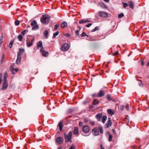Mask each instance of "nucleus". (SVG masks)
<instances>
[{
    "mask_svg": "<svg viewBox=\"0 0 149 149\" xmlns=\"http://www.w3.org/2000/svg\"><path fill=\"white\" fill-rule=\"evenodd\" d=\"M51 17L47 14L43 15L40 18V21L43 24H47Z\"/></svg>",
    "mask_w": 149,
    "mask_h": 149,
    "instance_id": "f257e3e1",
    "label": "nucleus"
},
{
    "mask_svg": "<svg viewBox=\"0 0 149 149\" xmlns=\"http://www.w3.org/2000/svg\"><path fill=\"white\" fill-rule=\"evenodd\" d=\"M64 135L66 143H68L71 141L72 136V132H70L68 134L64 133Z\"/></svg>",
    "mask_w": 149,
    "mask_h": 149,
    "instance_id": "f03ea898",
    "label": "nucleus"
},
{
    "mask_svg": "<svg viewBox=\"0 0 149 149\" xmlns=\"http://www.w3.org/2000/svg\"><path fill=\"white\" fill-rule=\"evenodd\" d=\"M34 40V38L31 39L27 38L26 40V45L27 47H29L33 45V42Z\"/></svg>",
    "mask_w": 149,
    "mask_h": 149,
    "instance_id": "7ed1b4c3",
    "label": "nucleus"
},
{
    "mask_svg": "<svg viewBox=\"0 0 149 149\" xmlns=\"http://www.w3.org/2000/svg\"><path fill=\"white\" fill-rule=\"evenodd\" d=\"M99 15L102 17H106L108 16V14L107 13L102 11H100Z\"/></svg>",
    "mask_w": 149,
    "mask_h": 149,
    "instance_id": "20e7f679",
    "label": "nucleus"
},
{
    "mask_svg": "<svg viewBox=\"0 0 149 149\" xmlns=\"http://www.w3.org/2000/svg\"><path fill=\"white\" fill-rule=\"evenodd\" d=\"M69 48V45L67 43H64L63 44L62 47V51L64 52H65L67 51Z\"/></svg>",
    "mask_w": 149,
    "mask_h": 149,
    "instance_id": "39448f33",
    "label": "nucleus"
},
{
    "mask_svg": "<svg viewBox=\"0 0 149 149\" xmlns=\"http://www.w3.org/2000/svg\"><path fill=\"white\" fill-rule=\"evenodd\" d=\"M40 52L42 53V55L45 57H47L48 55V52H46L45 50L44 49V48L42 47V48H41Z\"/></svg>",
    "mask_w": 149,
    "mask_h": 149,
    "instance_id": "423d86ee",
    "label": "nucleus"
},
{
    "mask_svg": "<svg viewBox=\"0 0 149 149\" xmlns=\"http://www.w3.org/2000/svg\"><path fill=\"white\" fill-rule=\"evenodd\" d=\"M83 132L85 133L88 132L90 130V127L87 125H84L82 127Z\"/></svg>",
    "mask_w": 149,
    "mask_h": 149,
    "instance_id": "0eeeda50",
    "label": "nucleus"
},
{
    "mask_svg": "<svg viewBox=\"0 0 149 149\" xmlns=\"http://www.w3.org/2000/svg\"><path fill=\"white\" fill-rule=\"evenodd\" d=\"M111 125V122L110 118H108L107 120V123L105 125L104 127L105 128H108L110 127Z\"/></svg>",
    "mask_w": 149,
    "mask_h": 149,
    "instance_id": "6e6552de",
    "label": "nucleus"
},
{
    "mask_svg": "<svg viewBox=\"0 0 149 149\" xmlns=\"http://www.w3.org/2000/svg\"><path fill=\"white\" fill-rule=\"evenodd\" d=\"M63 141V139L62 137L59 136L57 137L56 139V142L58 144H62Z\"/></svg>",
    "mask_w": 149,
    "mask_h": 149,
    "instance_id": "1a4fd4ad",
    "label": "nucleus"
},
{
    "mask_svg": "<svg viewBox=\"0 0 149 149\" xmlns=\"http://www.w3.org/2000/svg\"><path fill=\"white\" fill-rule=\"evenodd\" d=\"M105 95L104 91L100 90L99 92L98 95H96V97H102L103 96Z\"/></svg>",
    "mask_w": 149,
    "mask_h": 149,
    "instance_id": "9d476101",
    "label": "nucleus"
},
{
    "mask_svg": "<svg viewBox=\"0 0 149 149\" xmlns=\"http://www.w3.org/2000/svg\"><path fill=\"white\" fill-rule=\"evenodd\" d=\"M8 87L7 81H3V84L2 86L1 89L3 90H6Z\"/></svg>",
    "mask_w": 149,
    "mask_h": 149,
    "instance_id": "9b49d317",
    "label": "nucleus"
},
{
    "mask_svg": "<svg viewBox=\"0 0 149 149\" xmlns=\"http://www.w3.org/2000/svg\"><path fill=\"white\" fill-rule=\"evenodd\" d=\"M92 132L94 134V135L95 136L98 135L99 133V129L97 128H95L92 130Z\"/></svg>",
    "mask_w": 149,
    "mask_h": 149,
    "instance_id": "f8f14e48",
    "label": "nucleus"
},
{
    "mask_svg": "<svg viewBox=\"0 0 149 149\" xmlns=\"http://www.w3.org/2000/svg\"><path fill=\"white\" fill-rule=\"evenodd\" d=\"M21 60V56H20V54H17V58L16 61V63L17 64H20Z\"/></svg>",
    "mask_w": 149,
    "mask_h": 149,
    "instance_id": "ddd939ff",
    "label": "nucleus"
},
{
    "mask_svg": "<svg viewBox=\"0 0 149 149\" xmlns=\"http://www.w3.org/2000/svg\"><path fill=\"white\" fill-rule=\"evenodd\" d=\"M102 117V113H99L97 114L95 116V118L98 121H100L101 118Z\"/></svg>",
    "mask_w": 149,
    "mask_h": 149,
    "instance_id": "4468645a",
    "label": "nucleus"
},
{
    "mask_svg": "<svg viewBox=\"0 0 149 149\" xmlns=\"http://www.w3.org/2000/svg\"><path fill=\"white\" fill-rule=\"evenodd\" d=\"M42 47H43L42 46V42L41 41H39L37 43V49L40 47L42 48Z\"/></svg>",
    "mask_w": 149,
    "mask_h": 149,
    "instance_id": "2eb2a0df",
    "label": "nucleus"
},
{
    "mask_svg": "<svg viewBox=\"0 0 149 149\" xmlns=\"http://www.w3.org/2000/svg\"><path fill=\"white\" fill-rule=\"evenodd\" d=\"M67 26V23L65 21L62 22L61 24V27L62 28H65Z\"/></svg>",
    "mask_w": 149,
    "mask_h": 149,
    "instance_id": "dca6fc26",
    "label": "nucleus"
},
{
    "mask_svg": "<svg viewBox=\"0 0 149 149\" xmlns=\"http://www.w3.org/2000/svg\"><path fill=\"white\" fill-rule=\"evenodd\" d=\"M107 111L108 113L111 116H112L115 113L114 111L111 109H108L107 110Z\"/></svg>",
    "mask_w": 149,
    "mask_h": 149,
    "instance_id": "f3484780",
    "label": "nucleus"
},
{
    "mask_svg": "<svg viewBox=\"0 0 149 149\" xmlns=\"http://www.w3.org/2000/svg\"><path fill=\"white\" fill-rule=\"evenodd\" d=\"M99 5L102 8H107L106 5L103 2H100L99 3Z\"/></svg>",
    "mask_w": 149,
    "mask_h": 149,
    "instance_id": "a211bd4d",
    "label": "nucleus"
},
{
    "mask_svg": "<svg viewBox=\"0 0 149 149\" xmlns=\"http://www.w3.org/2000/svg\"><path fill=\"white\" fill-rule=\"evenodd\" d=\"M58 126L59 127L60 131H62L63 127V124L62 121H60L59 123Z\"/></svg>",
    "mask_w": 149,
    "mask_h": 149,
    "instance_id": "6ab92c4d",
    "label": "nucleus"
},
{
    "mask_svg": "<svg viewBox=\"0 0 149 149\" xmlns=\"http://www.w3.org/2000/svg\"><path fill=\"white\" fill-rule=\"evenodd\" d=\"M128 3L129 7L132 9H133L134 8V3L132 1H130Z\"/></svg>",
    "mask_w": 149,
    "mask_h": 149,
    "instance_id": "aec40b11",
    "label": "nucleus"
},
{
    "mask_svg": "<svg viewBox=\"0 0 149 149\" xmlns=\"http://www.w3.org/2000/svg\"><path fill=\"white\" fill-rule=\"evenodd\" d=\"M78 128L77 127H74V130L73 131V133L74 134H79L78 132Z\"/></svg>",
    "mask_w": 149,
    "mask_h": 149,
    "instance_id": "412c9836",
    "label": "nucleus"
},
{
    "mask_svg": "<svg viewBox=\"0 0 149 149\" xmlns=\"http://www.w3.org/2000/svg\"><path fill=\"white\" fill-rule=\"evenodd\" d=\"M19 52L17 54H20V56H21V55L23 54V53L24 51V49L21 48L19 49Z\"/></svg>",
    "mask_w": 149,
    "mask_h": 149,
    "instance_id": "4be33fe9",
    "label": "nucleus"
},
{
    "mask_svg": "<svg viewBox=\"0 0 149 149\" xmlns=\"http://www.w3.org/2000/svg\"><path fill=\"white\" fill-rule=\"evenodd\" d=\"M100 103V101L97 99H95L93 101V104L94 105H96Z\"/></svg>",
    "mask_w": 149,
    "mask_h": 149,
    "instance_id": "5701e85b",
    "label": "nucleus"
},
{
    "mask_svg": "<svg viewBox=\"0 0 149 149\" xmlns=\"http://www.w3.org/2000/svg\"><path fill=\"white\" fill-rule=\"evenodd\" d=\"M107 117L106 116H104L102 117V122L103 123H104L107 119Z\"/></svg>",
    "mask_w": 149,
    "mask_h": 149,
    "instance_id": "b1692460",
    "label": "nucleus"
},
{
    "mask_svg": "<svg viewBox=\"0 0 149 149\" xmlns=\"http://www.w3.org/2000/svg\"><path fill=\"white\" fill-rule=\"evenodd\" d=\"M39 29V26L37 25H34L32 27V30H37Z\"/></svg>",
    "mask_w": 149,
    "mask_h": 149,
    "instance_id": "393cba45",
    "label": "nucleus"
},
{
    "mask_svg": "<svg viewBox=\"0 0 149 149\" xmlns=\"http://www.w3.org/2000/svg\"><path fill=\"white\" fill-rule=\"evenodd\" d=\"M7 77V74L6 72L4 73L3 76V81H7L6 78Z\"/></svg>",
    "mask_w": 149,
    "mask_h": 149,
    "instance_id": "a878e982",
    "label": "nucleus"
},
{
    "mask_svg": "<svg viewBox=\"0 0 149 149\" xmlns=\"http://www.w3.org/2000/svg\"><path fill=\"white\" fill-rule=\"evenodd\" d=\"M23 37L21 34H19L18 36V38L19 41H21L22 40Z\"/></svg>",
    "mask_w": 149,
    "mask_h": 149,
    "instance_id": "bb28decb",
    "label": "nucleus"
},
{
    "mask_svg": "<svg viewBox=\"0 0 149 149\" xmlns=\"http://www.w3.org/2000/svg\"><path fill=\"white\" fill-rule=\"evenodd\" d=\"M37 24L36 21L35 20H34L31 22V24L32 26H33L34 25H36Z\"/></svg>",
    "mask_w": 149,
    "mask_h": 149,
    "instance_id": "cd10ccee",
    "label": "nucleus"
},
{
    "mask_svg": "<svg viewBox=\"0 0 149 149\" xmlns=\"http://www.w3.org/2000/svg\"><path fill=\"white\" fill-rule=\"evenodd\" d=\"M48 32L47 30H45V32L44 33V36L45 38H47V36L48 35Z\"/></svg>",
    "mask_w": 149,
    "mask_h": 149,
    "instance_id": "c85d7f7f",
    "label": "nucleus"
},
{
    "mask_svg": "<svg viewBox=\"0 0 149 149\" xmlns=\"http://www.w3.org/2000/svg\"><path fill=\"white\" fill-rule=\"evenodd\" d=\"M59 32L58 31H57L55 33H54L53 34V38H55L56 36H58L59 34Z\"/></svg>",
    "mask_w": 149,
    "mask_h": 149,
    "instance_id": "c756f323",
    "label": "nucleus"
},
{
    "mask_svg": "<svg viewBox=\"0 0 149 149\" xmlns=\"http://www.w3.org/2000/svg\"><path fill=\"white\" fill-rule=\"evenodd\" d=\"M28 31L27 29H26L22 31L21 33L23 35H24L25 34L27 33Z\"/></svg>",
    "mask_w": 149,
    "mask_h": 149,
    "instance_id": "7c9ffc66",
    "label": "nucleus"
},
{
    "mask_svg": "<svg viewBox=\"0 0 149 149\" xmlns=\"http://www.w3.org/2000/svg\"><path fill=\"white\" fill-rule=\"evenodd\" d=\"M88 39H87L89 41H95V39L93 37H88Z\"/></svg>",
    "mask_w": 149,
    "mask_h": 149,
    "instance_id": "2f4dec72",
    "label": "nucleus"
},
{
    "mask_svg": "<svg viewBox=\"0 0 149 149\" xmlns=\"http://www.w3.org/2000/svg\"><path fill=\"white\" fill-rule=\"evenodd\" d=\"M14 42V40H11L10 43L8 45V47L10 48H11L12 47L13 43Z\"/></svg>",
    "mask_w": 149,
    "mask_h": 149,
    "instance_id": "473e14b6",
    "label": "nucleus"
},
{
    "mask_svg": "<svg viewBox=\"0 0 149 149\" xmlns=\"http://www.w3.org/2000/svg\"><path fill=\"white\" fill-rule=\"evenodd\" d=\"M59 26V25L58 24H56L55 25L54 27V30H57Z\"/></svg>",
    "mask_w": 149,
    "mask_h": 149,
    "instance_id": "72a5a7b5",
    "label": "nucleus"
},
{
    "mask_svg": "<svg viewBox=\"0 0 149 149\" xmlns=\"http://www.w3.org/2000/svg\"><path fill=\"white\" fill-rule=\"evenodd\" d=\"M98 129H99V130L100 131V132L101 133H103V129L102 127H101V126L99 127Z\"/></svg>",
    "mask_w": 149,
    "mask_h": 149,
    "instance_id": "f704fd0d",
    "label": "nucleus"
},
{
    "mask_svg": "<svg viewBox=\"0 0 149 149\" xmlns=\"http://www.w3.org/2000/svg\"><path fill=\"white\" fill-rule=\"evenodd\" d=\"M99 27L98 26H96L95 27V28L92 30L91 31L92 32H95L97 30H99Z\"/></svg>",
    "mask_w": 149,
    "mask_h": 149,
    "instance_id": "c9c22d12",
    "label": "nucleus"
},
{
    "mask_svg": "<svg viewBox=\"0 0 149 149\" xmlns=\"http://www.w3.org/2000/svg\"><path fill=\"white\" fill-rule=\"evenodd\" d=\"M79 22L80 24L85 23H86L85 20L84 19L81 20L79 21Z\"/></svg>",
    "mask_w": 149,
    "mask_h": 149,
    "instance_id": "e433bc0d",
    "label": "nucleus"
},
{
    "mask_svg": "<svg viewBox=\"0 0 149 149\" xmlns=\"http://www.w3.org/2000/svg\"><path fill=\"white\" fill-rule=\"evenodd\" d=\"M87 36V37H88L89 36L87 35L84 32H83L81 34V37H83L84 36Z\"/></svg>",
    "mask_w": 149,
    "mask_h": 149,
    "instance_id": "4c0bfd02",
    "label": "nucleus"
},
{
    "mask_svg": "<svg viewBox=\"0 0 149 149\" xmlns=\"http://www.w3.org/2000/svg\"><path fill=\"white\" fill-rule=\"evenodd\" d=\"M124 16V14L123 13H121L118 14V17L119 18H120L123 17Z\"/></svg>",
    "mask_w": 149,
    "mask_h": 149,
    "instance_id": "58836bf2",
    "label": "nucleus"
},
{
    "mask_svg": "<svg viewBox=\"0 0 149 149\" xmlns=\"http://www.w3.org/2000/svg\"><path fill=\"white\" fill-rule=\"evenodd\" d=\"M112 136L111 134H109V141L111 142L112 141Z\"/></svg>",
    "mask_w": 149,
    "mask_h": 149,
    "instance_id": "ea45409f",
    "label": "nucleus"
},
{
    "mask_svg": "<svg viewBox=\"0 0 149 149\" xmlns=\"http://www.w3.org/2000/svg\"><path fill=\"white\" fill-rule=\"evenodd\" d=\"M15 25L17 26L18 25L20 24L19 21V20H16L15 21Z\"/></svg>",
    "mask_w": 149,
    "mask_h": 149,
    "instance_id": "a19ab883",
    "label": "nucleus"
},
{
    "mask_svg": "<svg viewBox=\"0 0 149 149\" xmlns=\"http://www.w3.org/2000/svg\"><path fill=\"white\" fill-rule=\"evenodd\" d=\"M123 7L124 8H125L126 7H127L128 6V4L127 3H125L123 2Z\"/></svg>",
    "mask_w": 149,
    "mask_h": 149,
    "instance_id": "79ce46f5",
    "label": "nucleus"
},
{
    "mask_svg": "<svg viewBox=\"0 0 149 149\" xmlns=\"http://www.w3.org/2000/svg\"><path fill=\"white\" fill-rule=\"evenodd\" d=\"M89 121H90V119L89 118H86L84 119V121L86 123L88 122Z\"/></svg>",
    "mask_w": 149,
    "mask_h": 149,
    "instance_id": "37998d69",
    "label": "nucleus"
},
{
    "mask_svg": "<svg viewBox=\"0 0 149 149\" xmlns=\"http://www.w3.org/2000/svg\"><path fill=\"white\" fill-rule=\"evenodd\" d=\"M107 99H108L109 100H111V98L110 95H107Z\"/></svg>",
    "mask_w": 149,
    "mask_h": 149,
    "instance_id": "c03bdc74",
    "label": "nucleus"
},
{
    "mask_svg": "<svg viewBox=\"0 0 149 149\" xmlns=\"http://www.w3.org/2000/svg\"><path fill=\"white\" fill-rule=\"evenodd\" d=\"M4 59H5L4 56L3 54V56L1 58V63H2L3 61L4 60Z\"/></svg>",
    "mask_w": 149,
    "mask_h": 149,
    "instance_id": "a18cd8bd",
    "label": "nucleus"
},
{
    "mask_svg": "<svg viewBox=\"0 0 149 149\" xmlns=\"http://www.w3.org/2000/svg\"><path fill=\"white\" fill-rule=\"evenodd\" d=\"M80 31V30H76L75 31V34L76 35L78 36L79 35V32Z\"/></svg>",
    "mask_w": 149,
    "mask_h": 149,
    "instance_id": "49530a36",
    "label": "nucleus"
},
{
    "mask_svg": "<svg viewBox=\"0 0 149 149\" xmlns=\"http://www.w3.org/2000/svg\"><path fill=\"white\" fill-rule=\"evenodd\" d=\"M2 74L0 73V84H1L2 81Z\"/></svg>",
    "mask_w": 149,
    "mask_h": 149,
    "instance_id": "de8ad7c7",
    "label": "nucleus"
},
{
    "mask_svg": "<svg viewBox=\"0 0 149 149\" xmlns=\"http://www.w3.org/2000/svg\"><path fill=\"white\" fill-rule=\"evenodd\" d=\"M118 54V51H116L115 52L113 53V55L114 56H116Z\"/></svg>",
    "mask_w": 149,
    "mask_h": 149,
    "instance_id": "09e8293b",
    "label": "nucleus"
},
{
    "mask_svg": "<svg viewBox=\"0 0 149 149\" xmlns=\"http://www.w3.org/2000/svg\"><path fill=\"white\" fill-rule=\"evenodd\" d=\"M139 63H141V64L142 65H143L144 64V62L143 61V60H140L139 61Z\"/></svg>",
    "mask_w": 149,
    "mask_h": 149,
    "instance_id": "8fccbe9b",
    "label": "nucleus"
},
{
    "mask_svg": "<svg viewBox=\"0 0 149 149\" xmlns=\"http://www.w3.org/2000/svg\"><path fill=\"white\" fill-rule=\"evenodd\" d=\"M3 38V36H1L0 38V45H1V44L2 43V40Z\"/></svg>",
    "mask_w": 149,
    "mask_h": 149,
    "instance_id": "3c124183",
    "label": "nucleus"
},
{
    "mask_svg": "<svg viewBox=\"0 0 149 149\" xmlns=\"http://www.w3.org/2000/svg\"><path fill=\"white\" fill-rule=\"evenodd\" d=\"M15 65V64L13 63L12 64V65L10 66V69L11 70L12 69H13V66Z\"/></svg>",
    "mask_w": 149,
    "mask_h": 149,
    "instance_id": "603ef678",
    "label": "nucleus"
},
{
    "mask_svg": "<svg viewBox=\"0 0 149 149\" xmlns=\"http://www.w3.org/2000/svg\"><path fill=\"white\" fill-rule=\"evenodd\" d=\"M69 149H76L75 148V147L74 146H72L69 148Z\"/></svg>",
    "mask_w": 149,
    "mask_h": 149,
    "instance_id": "864d4df0",
    "label": "nucleus"
},
{
    "mask_svg": "<svg viewBox=\"0 0 149 149\" xmlns=\"http://www.w3.org/2000/svg\"><path fill=\"white\" fill-rule=\"evenodd\" d=\"M92 24L91 23H89L88 24L86 25V26L87 27H90L91 25Z\"/></svg>",
    "mask_w": 149,
    "mask_h": 149,
    "instance_id": "5fc2aeb1",
    "label": "nucleus"
},
{
    "mask_svg": "<svg viewBox=\"0 0 149 149\" xmlns=\"http://www.w3.org/2000/svg\"><path fill=\"white\" fill-rule=\"evenodd\" d=\"M124 106L123 105L121 106L120 107V109L121 111H122L123 110V109L124 108Z\"/></svg>",
    "mask_w": 149,
    "mask_h": 149,
    "instance_id": "6e6d98bb",
    "label": "nucleus"
},
{
    "mask_svg": "<svg viewBox=\"0 0 149 149\" xmlns=\"http://www.w3.org/2000/svg\"><path fill=\"white\" fill-rule=\"evenodd\" d=\"M79 125L80 126H82L83 125V124L81 122H79Z\"/></svg>",
    "mask_w": 149,
    "mask_h": 149,
    "instance_id": "4d7b16f0",
    "label": "nucleus"
},
{
    "mask_svg": "<svg viewBox=\"0 0 149 149\" xmlns=\"http://www.w3.org/2000/svg\"><path fill=\"white\" fill-rule=\"evenodd\" d=\"M90 123L92 125H94L95 124V122L94 121H92L90 122Z\"/></svg>",
    "mask_w": 149,
    "mask_h": 149,
    "instance_id": "13d9d810",
    "label": "nucleus"
},
{
    "mask_svg": "<svg viewBox=\"0 0 149 149\" xmlns=\"http://www.w3.org/2000/svg\"><path fill=\"white\" fill-rule=\"evenodd\" d=\"M96 95V94H93L92 95V96H93V98H95V97H96V95Z\"/></svg>",
    "mask_w": 149,
    "mask_h": 149,
    "instance_id": "bf43d9fd",
    "label": "nucleus"
},
{
    "mask_svg": "<svg viewBox=\"0 0 149 149\" xmlns=\"http://www.w3.org/2000/svg\"><path fill=\"white\" fill-rule=\"evenodd\" d=\"M137 80L138 81H141V80H138V79ZM139 86H141L143 84L141 81V82L139 83Z\"/></svg>",
    "mask_w": 149,
    "mask_h": 149,
    "instance_id": "052dcab7",
    "label": "nucleus"
},
{
    "mask_svg": "<svg viewBox=\"0 0 149 149\" xmlns=\"http://www.w3.org/2000/svg\"><path fill=\"white\" fill-rule=\"evenodd\" d=\"M100 146L101 147L100 149H104V147L102 146V145H101Z\"/></svg>",
    "mask_w": 149,
    "mask_h": 149,
    "instance_id": "680f3d73",
    "label": "nucleus"
},
{
    "mask_svg": "<svg viewBox=\"0 0 149 149\" xmlns=\"http://www.w3.org/2000/svg\"><path fill=\"white\" fill-rule=\"evenodd\" d=\"M93 105H89V107L90 108H92L93 107Z\"/></svg>",
    "mask_w": 149,
    "mask_h": 149,
    "instance_id": "e2e57ef3",
    "label": "nucleus"
},
{
    "mask_svg": "<svg viewBox=\"0 0 149 149\" xmlns=\"http://www.w3.org/2000/svg\"><path fill=\"white\" fill-rule=\"evenodd\" d=\"M106 3L109 2V0H103Z\"/></svg>",
    "mask_w": 149,
    "mask_h": 149,
    "instance_id": "0e129e2a",
    "label": "nucleus"
},
{
    "mask_svg": "<svg viewBox=\"0 0 149 149\" xmlns=\"http://www.w3.org/2000/svg\"><path fill=\"white\" fill-rule=\"evenodd\" d=\"M18 70H19L17 68H15V70L16 72H17L18 71Z\"/></svg>",
    "mask_w": 149,
    "mask_h": 149,
    "instance_id": "69168bd1",
    "label": "nucleus"
},
{
    "mask_svg": "<svg viewBox=\"0 0 149 149\" xmlns=\"http://www.w3.org/2000/svg\"><path fill=\"white\" fill-rule=\"evenodd\" d=\"M125 107L127 110H128V107H127V105H126Z\"/></svg>",
    "mask_w": 149,
    "mask_h": 149,
    "instance_id": "338daca9",
    "label": "nucleus"
},
{
    "mask_svg": "<svg viewBox=\"0 0 149 149\" xmlns=\"http://www.w3.org/2000/svg\"><path fill=\"white\" fill-rule=\"evenodd\" d=\"M85 21H86V22H90V20L89 19H87L86 20H85Z\"/></svg>",
    "mask_w": 149,
    "mask_h": 149,
    "instance_id": "774afa93",
    "label": "nucleus"
}]
</instances>
